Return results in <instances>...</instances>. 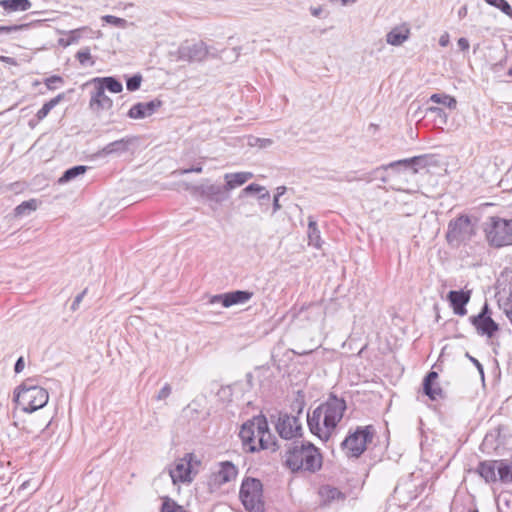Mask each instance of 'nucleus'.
I'll return each mask as SVG.
<instances>
[{"instance_id": "f257e3e1", "label": "nucleus", "mask_w": 512, "mask_h": 512, "mask_svg": "<svg viewBox=\"0 0 512 512\" xmlns=\"http://www.w3.org/2000/svg\"><path fill=\"white\" fill-rule=\"evenodd\" d=\"M345 410L346 402L331 394L311 414H307L310 432L320 440L328 441L336 430L338 423L342 420Z\"/></svg>"}, {"instance_id": "f03ea898", "label": "nucleus", "mask_w": 512, "mask_h": 512, "mask_svg": "<svg viewBox=\"0 0 512 512\" xmlns=\"http://www.w3.org/2000/svg\"><path fill=\"white\" fill-rule=\"evenodd\" d=\"M239 436L244 448L249 452L253 453L270 448L275 450L274 437L264 416H256L244 423Z\"/></svg>"}, {"instance_id": "7ed1b4c3", "label": "nucleus", "mask_w": 512, "mask_h": 512, "mask_svg": "<svg viewBox=\"0 0 512 512\" xmlns=\"http://www.w3.org/2000/svg\"><path fill=\"white\" fill-rule=\"evenodd\" d=\"M285 464L292 472H316L322 466V455L310 442H294L286 452Z\"/></svg>"}, {"instance_id": "20e7f679", "label": "nucleus", "mask_w": 512, "mask_h": 512, "mask_svg": "<svg viewBox=\"0 0 512 512\" xmlns=\"http://www.w3.org/2000/svg\"><path fill=\"white\" fill-rule=\"evenodd\" d=\"M48 400L47 390L34 384L32 379L25 380L15 391V402L27 413L43 408Z\"/></svg>"}, {"instance_id": "39448f33", "label": "nucleus", "mask_w": 512, "mask_h": 512, "mask_svg": "<svg viewBox=\"0 0 512 512\" xmlns=\"http://www.w3.org/2000/svg\"><path fill=\"white\" fill-rule=\"evenodd\" d=\"M487 241L494 247L512 245V219L491 217L484 228Z\"/></svg>"}, {"instance_id": "423d86ee", "label": "nucleus", "mask_w": 512, "mask_h": 512, "mask_svg": "<svg viewBox=\"0 0 512 512\" xmlns=\"http://www.w3.org/2000/svg\"><path fill=\"white\" fill-rule=\"evenodd\" d=\"M239 497L246 510L251 512L264 510L263 486L260 480L245 478L240 487Z\"/></svg>"}, {"instance_id": "0eeeda50", "label": "nucleus", "mask_w": 512, "mask_h": 512, "mask_svg": "<svg viewBox=\"0 0 512 512\" xmlns=\"http://www.w3.org/2000/svg\"><path fill=\"white\" fill-rule=\"evenodd\" d=\"M475 224L467 215H461L448 224L446 240L451 246L458 247L462 243L470 241L475 235Z\"/></svg>"}, {"instance_id": "6e6552de", "label": "nucleus", "mask_w": 512, "mask_h": 512, "mask_svg": "<svg viewBox=\"0 0 512 512\" xmlns=\"http://www.w3.org/2000/svg\"><path fill=\"white\" fill-rule=\"evenodd\" d=\"M373 435V426L357 427L342 442V448L348 456L357 458L366 450V445L372 441Z\"/></svg>"}, {"instance_id": "1a4fd4ad", "label": "nucleus", "mask_w": 512, "mask_h": 512, "mask_svg": "<svg viewBox=\"0 0 512 512\" xmlns=\"http://www.w3.org/2000/svg\"><path fill=\"white\" fill-rule=\"evenodd\" d=\"M199 464L200 461L197 460L193 453H187L184 457L177 459L174 465L169 469V476L173 484L191 482L192 469L194 465Z\"/></svg>"}, {"instance_id": "9d476101", "label": "nucleus", "mask_w": 512, "mask_h": 512, "mask_svg": "<svg viewBox=\"0 0 512 512\" xmlns=\"http://www.w3.org/2000/svg\"><path fill=\"white\" fill-rule=\"evenodd\" d=\"M209 54L207 45L200 41L197 43H184L177 50V59L189 63L202 62Z\"/></svg>"}, {"instance_id": "9b49d317", "label": "nucleus", "mask_w": 512, "mask_h": 512, "mask_svg": "<svg viewBox=\"0 0 512 512\" xmlns=\"http://www.w3.org/2000/svg\"><path fill=\"white\" fill-rule=\"evenodd\" d=\"M470 322L476 328L479 335H486L491 338L498 331V324L491 318L487 303L482 307L481 312L476 316L470 317Z\"/></svg>"}, {"instance_id": "f8f14e48", "label": "nucleus", "mask_w": 512, "mask_h": 512, "mask_svg": "<svg viewBox=\"0 0 512 512\" xmlns=\"http://www.w3.org/2000/svg\"><path fill=\"white\" fill-rule=\"evenodd\" d=\"M275 427L283 439L290 440L301 435L302 426L297 416L280 414Z\"/></svg>"}, {"instance_id": "ddd939ff", "label": "nucleus", "mask_w": 512, "mask_h": 512, "mask_svg": "<svg viewBox=\"0 0 512 512\" xmlns=\"http://www.w3.org/2000/svg\"><path fill=\"white\" fill-rule=\"evenodd\" d=\"M254 293L251 291L236 290L223 294L214 295L210 299V303H221L225 308H229L233 305L244 304L248 302Z\"/></svg>"}, {"instance_id": "4468645a", "label": "nucleus", "mask_w": 512, "mask_h": 512, "mask_svg": "<svg viewBox=\"0 0 512 512\" xmlns=\"http://www.w3.org/2000/svg\"><path fill=\"white\" fill-rule=\"evenodd\" d=\"M184 187L186 190L192 193L199 194L202 197L216 203H221L225 198L223 197V188L215 184H201V185H190L185 183Z\"/></svg>"}, {"instance_id": "2eb2a0df", "label": "nucleus", "mask_w": 512, "mask_h": 512, "mask_svg": "<svg viewBox=\"0 0 512 512\" xmlns=\"http://www.w3.org/2000/svg\"><path fill=\"white\" fill-rule=\"evenodd\" d=\"M161 105L162 102L158 99L146 103L139 102L129 109L127 115L131 119H144L151 116Z\"/></svg>"}, {"instance_id": "dca6fc26", "label": "nucleus", "mask_w": 512, "mask_h": 512, "mask_svg": "<svg viewBox=\"0 0 512 512\" xmlns=\"http://www.w3.org/2000/svg\"><path fill=\"white\" fill-rule=\"evenodd\" d=\"M471 297L470 291H455L452 290L448 293V300L456 315L464 316L467 313L465 308Z\"/></svg>"}, {"instance_id": "f3484780", "label": "nucleus", "mask_w": 512, "mask_h": 512, "mask_svg": "<svg viewBox=\"0 0 512 512\" xmlns=\"http://www.w3.org/2000/svg\"><path fill=\"white\" fill-rule=\"evenodd\" d=\"M437 379L438 373L435 371H430L425 376L423 381V392L432 401H436L444 397V392L442 388L439 386Z\"/></svg>"}, {"instance_id": "a211bd4d", "label": "nucleus", "mask_w": 512, "mask_h": 512, "mask_svg": "<svg viewBox=\"0 0 512 512\" xmlns=\"http://www.w3.org/2000/svg\"><path fill=\"white\" fill-rule=\"evenodd\" d=\"M89 105L98 113L102 110H110L113 107V100L105 94L104 87L95 84V91L92 92Z\"/></svg>"}, {"instance_id": "6ab92c4d", "label": "nucleus", "mask_w": 512, "mask_h": 512, "mask_svg": "<svg viewBox=\"0 0 512 512\" xmlns=\"http://www.w3.org/2000/svg\"><path fill=\"white\" fill-rule=\"evenodd\" d=\"M251 178H253L252 172L226 173L224 175V180H225L224 190L225 191L234 190L235 188L245 184Z\"/></svg>"}, {"instance_id": "aec40b11", "label": "nucleus", "mask_w": 512, "mask_h": 512, "mask_svg": "<svg viewBox=\"0 0 512 512\" xmlns=\"http://www.w3.org/2000/svg\"><path fill=\"white\" fill-rule=\"evenodd\" d=\"M498 462L499 460H488L479 463L477 472L486 482L498 480Z\"/></svg>"}, {"instance_id": "412c9836", "label": "nucleus", "mask_w": 512, "mask_h": 512, "mask_svg": "<svg viewBox=\"0 0 512 512\" xmlns=\"http://www.w3.org/2000/svg\"><path fill=\"white\" fill-rule=\"evenodd\" d=\"M238 474L237 467L230 461L219 463V469L216 472V481L219 484L228 483L236 478Z\"/></svg>"}, {"instance_id": "4be33fe9", "label": "nucleus", "mask_w": 512, "mask_h": 512, "mask_svg": "<svg viewBox=\"0 0 512 512\" xmlns=\"http://www.w3.org/2000/svg\"><path fill=\"white\" fill-rule=\"evenodd\" d=\"M308 244L315 247L316 249H320L322 247V239L320 230L318 228V224L316 220L312 217H308Z\"/></svg>"}, {"instance_id": "5701e85b", "label": "nucleus", "mask_w": 512, "mask_h": 512, "mask_svg": "<svg viewBox=\"0 0 512 512\" xmlns=\"http://www.w3.org/2000/svg\"><path fill=\"white\" fill-rule=\"evenodd\" d=\"M0 7L7 13L23 12L32 7L30 0H0Z\"/></svg>"}, {"instance_id": "b1692460", "label": "nucleus", "mask_w": 512, "mask_h": 512, "mask_svg": "<svg viewBox=\"0 0 512 512\" xmlns=\"http://www.w3.org/2000/svg\"><path fill=\"white\" fill-rule=\"evenodd\" d=\"M410 31L408 28L396 27L386 35V41L393 46H400L409 38Z\"/></svg>"}, {"instance_id": "393cba45", "label": "nucleus", "mask_w": 512, "mask_h": 512, "mask_svg": "<svg viewBox=\"0 0 512 512\" xmlns=\"http://www.w3.org/2000/svg\"><path fill=\"white\" fill-rule=\"evenodd\" d=\"M92 82L97 84L99 87H104V90L107 89L112 93H120L123 90L122 83L114 77H97L94 78Z\"/></svg>"}, {"instance_id": "a878e982", "label": "nucleus", "mask_w": 512, "mask_h": 512, "mask_svg": "<svg viewBox=\"0 0 512 512\" xmlns=\"http://www.w3.org/2000/svg\"><path fill=\"white\" fill-rule=\"evenodd\" d=\"M130 139H120L107 144L102 150V155H110L115 153H124L128 150Z\"/></svg>"}, {"instance_id": "bb28decb", "label": "nucleus", "mask_w": 512, "mask_h": 512, "mask_svg": "<svg viewBox=\"0 0 512 512\" xmlns=\"http://www.w3.org/2000/svg\"><path fill=\"white\" fill-rule=\"evenodd\" d=\"M319 495L325 504H329L335 500L345 499V495L339 489L331 486L321 487L319 490Z\"/></svg>"}, {"instance_id": "cd10ccee", "label": "nucleus", "mask_w": 512, "mask_h": 512, "mask_svg": "<svg viewBox=\"0 0 512 512\" xmlns=\"http://www.w3.org/2000/svg\"><path fill=\"white\" fill-rule=\"evenodd\" d=\"M64 99V94H58L56 97L52 98L48 102H46L41 109L36 113V118L38 121H42L50 111L57 106Z\"/></svg>"}, {"instance_id": "c85d7f7f", "label": "nucleus", "mask_w": 512, "mask_h": 512, "mask_svg": "<svg viewBox=\"0 0 512 512\" xmlns=\"http://www.w3.org/2000/svg\"><path fill=\"white\" fill-rule=\"evenodd\" d=\"M402 164L403 165L412 164V165L424 167L427 164V159H426V156H415L410 159H403V160L392 162L386 166H382L381 169H387L390 167L392 168L396 165H402ZM379 170H380V168L376 169L375 172H378Z\"/></svg>"}, {"instance_id": "c756f323", "label": "nucleus", "mask_w": 512, "mask_h": 512, "mask_svg": "<svg viewBox=\"0 0 512 512\" xmlns=\"http://www.w3.org/2000/svg\"><path fill=\"white\" fill-rule=\"evenodd\" d=\"M498 479L503 483H512V465L505 460L498 462Z\"/></svg>"}, {"instance_id": "7c9ffc66", "label": "nucleus", "mask_w": 512, "mask_h": 512, "mask_svg": "<svg viewBox=\"0 0 512 512\" xmlns=\"http://www.w3.org/2000/svg\"><path fill=\"white\" fill-rule=\"evenodd\" d=\"M242 195H247L251 193H258L260 200H269L270 199V193L269 191L264 187L256 183H251L248 186H246L242 190Z\"/></svg>"}, {"instance_id": "2f4dec72", "label": "nucleus", "mask_w": 512, "mask_h": 512, "mask_svg": "<svg viewBox=\"0 0 512 512\" xmlns=\"http://www.w3.org/2000/svg\"><path fill=\"white\" fill-rule=\"evenodd\" d=\"M430 101L436 104H442L450 109H455L457 106L456 99L447 94H433L430 97Z\"/></svg>"}, {"instance_id": "473e14b6", "label": "nucleus", "mask_w": 512, "mask_h": 512, "mask_svg": "<svg viewBox=\"0 0 512 512\" xmlns=\"http://www.w3.org/2000/svg\"><path fill=\"white\" fill-rule=\"evenodd\" d=\"M87 166L84 165H78L74 166L64 172V174L60 177L59 182L65 183L68 182L74 178H76L79 175H82L86 172Z\"/></svg>"}, {"instance_id": "72a5a7b5", "label": "nucleus", "mask_w": 512, "mask_h": 512, "mask_svg": "<svg viewBox=\"0 0 512 512\" xmlns=\"http://www.w3.org/2000/svg\"><path fill=\"white\" fill-rule=\"evenodd\" d=\"M87 27H82L78 29H74L68 32V37L59 39V45L63 47H68L74 43H77L81 38V32L87 30Z\"/></svg>"}, {"instance_id": "f704fd0d", "label": "nucleus", "mask_w": 512, "mask_h": 512, "mask_svg": "<svg viewBox=\"0 0 512 512\" xmlns=\"http://www.w3.org/2000/svg\"><path fill=\"white\" fill-rule=\"evenodd\" d=\"M37 209V201L35 199H30L28 201L22 202L15 208L16 216H23L29 214L31 211H35Z\"/></svg>"}, {"instance_id": "c9c22d12", "label": "nucleus", "mask_w": 512, "mask_h": 512, "mask_svg": "<svg viewBox=\"0 0 512 512\" xmlns=\"http://www.w3.org/2000/svg\"><path fill=\"white\" fill-rule=\"evenodd\" d=\"M101 20L121 29H125L128 26L134 25V23H129L126 19L114 15H104L101 17Z\"/></svg>"}, {"instance_id": "e433bc0d", "label": "nucleus", "mask_w": 512, "mask_h": 512, "mask_svg": "<svg viewBox=\"0 0 512 512\" xmlns=\"http://www.w3.org/2000/svg\"><path fill=\"white\" fill-rule=\"evenodd\" d=\"M247 143L251 147L268 148L273 144V140L269 139V138H259L256 136H249Z\"/></svg>"}, {"instance_id": "4c0bfd02", "label": "nucleus", "mask_w": 512, "mask_h": 512, "mask_svg": "<svg viewBox=\"0 0 512 512\" xmlns=\"http://www.w3.org/2000/svg\"><path fill=\"white\" fill-rule=\"evenodd\" d=\"M491 6L500 9L505 15L512 18V8L506 0H485Z\"/></svg>"}, {"instance_id": "58836bf2", "label": "nucleus", "mask_w": 512, "mask_h": 512, "mask_svg": "<svg viewBox=\"0 0 512 512\" xmlns=\"http://www.w3.org/2000/svg\"><path fill=\"white\" fill-rule=\"evenodd\" d=\"M76 59L80 62L81 65H85L87 62L90 63V65H94L95 61L92 60L91 52L88 47L82 48L76 53Z\"/></svg>"}, {"instance_id": "ea45409f", "label": "nucleus", "mask_w": 512, "mask_h": 512, "mask_svg": "<svg viewBox=\"0 0 512 512\" xmlns=\"http://www.w3.org/2000/svg\"><path fill=\"white\" fill-rule=\"evenodd\" d=\"M427 111L435 115V120L438 121L439 124L445 125L447 123L448 116L442 108L429 107Z\"/></svg>"}, {"instance_id": "a19ab883", "label": "nucleus", "mask_w": 512, "mask_h": 512, "mask_svg": "<svg viewBox=\"0 0 512 512\" xmlns=\"http://www.w3.org/2000/svg\"><path fill=\"white\" fill-rule=\"evenodd\" d=\"M141 82L142 76L140 74H136L127 80L126 87L129 91H136L140 88Z\"/></svg>"}, {"instance_id": "79ce46f5", "label": "nucleus", "mask_w": 512, "mask_h": 512, "mask_svg": "<svg viewBox=\"0 0 512 512\" xmlns=\"http://www.w3.org/2000/svg\"><path fill=\"white\" fill-rule=\"evenodd\" d=\"M305 406L304 395L299 391L297 398L291 404V408L293 411L297 412V414H301Z\"/></svg>"}, {"instance_id": "37998d69", "label": "nucleus", "mask_w": 512, "mask_h": 512, "mask_svg": "<svg viewBox=\"0 0 512 512\" xmlns=\"http://www.w3.org/2000/svg\"><path fill=\"white\" fill-rule=\"evenodd\" d=\"M26 24L22 25H11V26H0V34H9L11 32L19 31L26 28Z\"/></svg>"}, {"instance_id": "c03bdc74", "label": "nucleus", "mask_w": 512, "mask_h": 512, "mask_svg": "<svg viewBox=\"0 0 512 512\" xmlns=\"http://www.w3.org/2000/svg\"><path fill=\"white\" fill-rule=\"evenodd\" d=\"M55 83H63V79L60 76L54 75L45 80V85L49 90H54L56 88Z\"/></svg>"}, {"instance_id": "a18cd8bd", "label": "nucleus", "mask_w": 512, "mask_h": 512, "mask_svg": "<svg viewBox=\"0 0 512 512\" xmlns=\"http://www.w3.org/2000/svg\"><path fill=\"white\" fill-rule=\"evenodd\" d=\"M171 391H172L171 386L169 384H165L158 392L156 399L164 400V399L168 398L171 394Z\"/></svg>"}, {"instance_id": "49530a36", "label": "nucleus", "mask_w": 512, "mask_h": 512, "mask_svg": "<svg viewBox=\"0 0 512 512\" xmlns=\"http://www.w3.org/2000/svg\"><path fill=\"white\" fill-rule=\"evenodd\" d=\"M203 171V168L202 166H197V167H191V168H187V169H181V170H177V171H174L173 174H188V173H192V172H195V173H201Z\"/></svg>"}, {"instance_id": "de8ad7c7", "label": "nucleus", "mask_w": 512, "mask_h": 512, "mask_svg": "<svg viewBox=\"0 0 512 512\" xmlns=\"http://www.w3.org/2000/svg\"><path fill=\"white\" fill-rule=\"evenodd\" d=\"M457 45L462 51L468 50L470 46L469 41L464 37L458 39Z\"/></svg>"}, {"instance_id": "09e8293b", "label": "nucleus", "mask_w": 512, "mask_h": 512, "mask_svg": "<svg viewBox=\"0 0 512 512\" xmlns=\"http://www.w3.org/2000/svg\"><path fill=\"white\" fill-rule=\"evenodd\" d=\"M24 367H25L24 358L23 357H19L18 360L15 363V366H14L15 372L16 373L22 372Z\"/></svg>"}, {"instance_id": "8fccbe9b", "label": "nucleus", "mask_w": 512, "mask_h": 512, "mask_svg": "<svg viewBox=\"0 0 512 512\" xmlns=\"http://www.w3.org/2000/svg\"><path fill=\"white\" fill-rule=\"evenodd\" d=\"M86 293V290H84L82 293H80L79 295H77L72 303V309L73 310H76L77 307L79 306L80 302L82 301L84 295Z\"/></svg>"}, {"instance_id": "3c124183", "label": "nucleus", "mask_w": 512, "mask_h": 512, "mask_svg": "<svg viewBox=\"0 0 512 512\" xmlns=\"http://www.w3.org/2000/svg\"><path fill=\"white\" fill-rule=\"evenodd\" d=\"M467 356L469 357V359L471 360V362L477 367V369L479 370V372L481 373V375L483 376L484 372H483V367L482 365L480 364V362L475 359L474 357L470 356L467 354Z\"/></svg>"}, {"instance_id": "603ef678", "label": "nucleus", "mask_w": 512, "mask_h": 512, "mask_svg": "<svg viewBox=\"0 0 512 512\" xmlns=\"http://www.w3.org/2000/svg\"><path fill=\"white\" fill-rule=\"evenodd\" d=\"M310 12L311 14L314 16V17H320L322 12H323V9L321 6H318V7H311L310 8Z\"/></svg>"}, {"instance_id": "864d4df0", "label": "nucleus", "mask_w": 512, "mask_h": 512, "mask_svg": "<svg viewBox=\"0 0 512 512\" xmlns=\"http://www.w3.org/2000/svg\"><path fill=\"white\" fill-rule=\"evenodd\" d=\"M0 61L10 64V65H16V60L12 57L0 56Z\"/></svg>"}, {"instance_id": "5fc2aeb1", "label": "nucleus", "mask_w": 512, "mask_h": 512, "mask_svg": "<svg viewBox=\"0 0 512 512\" xmlns=\"http://www.w3.org/2000/svg\"><path fill=\"white\" fill-rule=\"evenodd\" d=\"M281 207L282 206L280 204L279 198L274 197V199H273V214L276 213L278 210H280Z\"/></svg>"}, {"instance_id": "6e6d98bb", "label": "nucleus", "mask_w": 512, "mask_h": 512, "mask_svg": "<svg viewBox=\"0 0 512 512\" xmlns=\"http://www.w3.org/2000/svg\"><path fill=\"white\" fill-rule=\"evenodd\" d=\"M285 192H286V187L285 186H279L276 189V194L274 195V197L280 198Z\"/></svg>"}, {"instance_id": "4d7b16f0", "label": "nucleus", "mask_w": 512, "mask_h": 512, "mask_svg": "<svg viewBox=\"0 0 512 512\" xmlns=\"http://www.w3.org/2000/svg\"><path fill=\"white\" fill-rule=\"evenodd\" d=\"M449 42V38H448V35H443L440 37L439 39V44L442 46V47H445Z\"/></svg>"}, {"instance_id": "13d9d810", "label": "nucleus", "mask_w": 512, "mask_h": 512, "mask_svg": "<svg viewBox=\"0 0 512 512\" xmlns=\"http://www.w3.org/2000/svg\"><path fill=\"white\" fill-rule=\"evenodd\" d=\"M331 2H333L334 0H330ZM341 1V4L343 6H346L348 4H354L356 3L358 0H340Z\"/></svg>"}, {"instance_id": "bf43d9fd", "label": "nucleus", "mask_w": 512, "mask_h": 512, "mask_svg": "<svg viewBox=\"0 0 512 512\" xmlns=\"http://www.w3.org/2000/svg\"><path fill=\"white\" fill-rule=\"evenodd\" d=\"M460 17H464L467 14V8L464 6L458 12Z\"/></svg>"}, {"instance_id": "052dcab7", "label": "nucleus", "mask_w": 512, "mask_h": 512, "mask_svg": "<svg viewBox=\"0 0 512 512\" xmlns=\"http://www.w3.org/2000/svg\"><path fill=\"white\" fill-rule=\"evenodd\" d=\"M508 75L512 76V67L508 70Z\"/></svg>"}, {"instance_id": "680f3d73", "label": "nucleus", "mask_w": 512, "mask_h": 512, "mask_svg": "<svg viewBox=\"0 0 512 512\" xmlns=\"http://www.w3.org/2000/svg\"><path fill=\"white\" fill-rule=\"evenodd\" d=\"M27 482L22 483V488H25Z\"/></svg>"}, {"instance_id": "e2e57ef3", "label": "nucleus", "mask_w": 512, "mask_h": 512, "mask_svg": "<svg viewBox=\"0 0 512 512\" xmlns=\"http://www.w3.org/2000/svg\"><path fill=\"white\" fill-rule=\"evenodd\" d=\"M470 512H478L477 510H473V511H470Z\"/></svg>"}]
</instances>
